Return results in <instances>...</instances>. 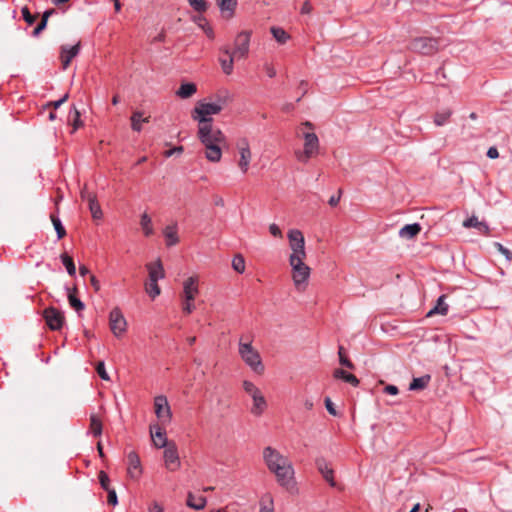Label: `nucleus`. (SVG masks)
I'll return each mask as SVG.
<instances>
[{
    "mask_svg": "<svg viewBox=\"0 0 512 512\" xmlns=\"http://www.w3.org/2000/svg\"><path fill=\"white\" fill-rule=\"evenodd\" d=\"M198 139L205 147L208 161L217 163L222 158V147L226 144L224 133L213 124H198Z\"/></svg>",
    "mask_w": 512,
    "mask_h": 512,
    "instance_id": "nucleus-1",
    "label": "nucleus"
},
{
    "mask_svg": "<svg viewBox=\"0 0 512 512\" xmlns=\"http://www.w3.org/2000/svg\"><path fill=\"white\" fill-rule=\"evenodd\" d=\"M263 460L281 486L289 485L294 478V469L291 461L271 446L263 450Z\"/></svg>",
    "mask_w": 512,
    "mask_h": 512,
    "instance_id": "nucleus-2",
    "label": "nucleus"
},
{
    "mask_svg": "<svg viewBox=\"0 0 512 512\" xmlns=\"http://www.w3.org/2000/svg\"><path fill=\"white\" fill-rule=\"evenodd\" d=\"M199 293L200 290L198 276H189L183 281L180 299L182 312L184 314L189 315L196 309L194 301Z\"/></svg>",
    "mask_w": 512,
    "mask_h": 512,
    "instance_id": "nucleus-3",
    "label": "nucleus"
},
{
    "mask_svg": "<svg viewBox=\"0 0 512 512\" xmlns=\"http://www.w3.org/2000/svg\"><path fill=\"white\" fill-rule=\"evenodd\" d=\"M305 258H289L292 280L297 291L303 292L310 277L311 269L304 263Z\"/></svg>",
    "mask_w": 512,
    "mask_h": 512,
    "instance_id": "nucleus-4",
    "label": "nucleus"
},
{
    "mask_svg": "<svg viewBox=\"0 0 512 512\" xmlns=\"http://www.w3.org/2000/svg\"><path fill=\"white\" fill-rule=\"evenodd\" d=\"M238 353L241 359L249 366L255 373L262 374L264 372V365L261 360L259 352L252 346L250 342L244 343L239 341Z\"/></svg>",
    "mask_w": 512,
    "mask_h": 512,
    "instance_id": "nucleus-5",
    "label": "nucleus"
},
{
    "mask_svg": "<svg viewBox=\"0 0 512 512\" xmlns=\"http://www.w3.org/2000/svg\"><path fill=\"white\" fill-rule=\"evenodd\" d=\"M221 110L222 105L219 102L199 101L192 111V118L198 121V124H213L211 116L220 113Z\"/></svg>",
    "mask_w": 512,
    "mask_h": 512,
    "instance_id": "nucleus-6",
    "label": "nucleus"
},
{
    "mask_svg": "<svg viewBox=\"0 0 512 512\" xmlns=\"http://www.w3.org/2000/svg\"><path fill=\"white\" fill-rule=\"evenodd\" d=\"M243 389L251 397L253 402L250 408L251 414L256 417L261 416L268 407V403L264 395L260 389L254 385V383L248 380L243 381Z\"/></svg>",
    "mask_w": 512,
    "mask_h": 512,
    "instance_id": "nucleus-7",
    "label": "nucleus"
},
{
    "mask_svg": "<svg viewBox=\"0 0 512 512\" xmlns=\"http://www.w3.org/2000/svg\"><path fill=\"white\" fill-rule=\"evenodd\" d=\"M237 160L236 164L242 174H247L250 169L253 154L250 142L246 137H241L236 141Z\"/></svg>",
    "mask_w": 512,
    "mask_h": 512,
    "instance_id": "nucleus-8",
    "label": "nucleus"
},
{
    "mask_svg": "<svg viewBox=\"0 0 512 512\" xmlns=\"http://www.w3.org/2000/svg\"><path fill=\"white\" fill-rule=\"evenodd\" d=\"M319 150V140L315 133L304 134V149L296 151L295 156L299 162L307 163Z\"/></svg>",
    "mask_w": 512,
    "mask_h": 512,
    "instance_id": "nucleus-9",
    "label": "nucleus"
},
{
    "mask_svg": "<svg viewBox=\"0 0 512 512\" xmlns=\"http://www.w3.org/2000/svg\"><path fill=\"white\" fill-rule=\"evenodd\" d=\"M252 37L251 30H242L234 38L232 54L237 59H244L250 51V42Z\"/></svg>",
    "mask_w": 512,
    "mask_h": 512,
    "instance_id": "nucleus-10",
    "label": "nucleus"
},
{
    "mask_svg": "<svg viewBox=\"0 0 512 512\" xmlns=\"http://www.w3.org/2000/svg\"><path fill=\"white\" fill-rule=\"evenodd\" d=\"M287 236L291 249L289 258H306L305 239L302 232L298 229H291Z\"/></svg>",
    "mask_w": 512,
    "mask_h": 512,
    "instance_id": "nucleus-11",
    "label": "nucleus"
},
{
    "mask_svg": "<svg viewBox=\"0 0 512 512\" xmlns=\"http://www.w3.org/2000/svg\"><path fill=\"white\" fill-rule=\"evenodd\" d=\"M127 321L119 307H114L109 313V326L112 334L120 338L127 331Z\"/></svg>",
    "mask_w": 512,
    "mask_h": 512,
    "instance_id": "nucleus-12",
    "label": "nucleus"
},
{
    "mask_svg": "<svg viewBox=\"0 0 512 512\" xmlns=\"http://www.w3.org/2000/svg\"><path fill=\"white\" fill-rule=\"evenodd\" d=\"M154 408L156 417L163 425L171 422L172 412L165 396L159 395L154 398Z\"/></svg>",
    "mask_w": 512,
    "mask_h": 512,
    "instance_id": "nucleus-13",
    "label": "nucleus"
},
{
    "mask_svg": "<svg viewBox=\"0 0 512 512\" xmlns=\"http://www.w3.org/2000/svg\"><path fill=\"white\" fill-rule=\"evenodd\" d=\"M165 467L169 471H176L180 468L181 462L178 454L177 446L174 443H169L163 453Z\"/></svg>",
    "mask_w": 512,
    "mask_h": 512,
    "instance_id": "nucleus-14",
    "label": "nucleus"
},
{
    "mask_svg": "<svg viewBox=\"0 0 512 512\" xmlns=\"http://www.w3.org/2000/svg\"><path fill=\"white\" fill-rule=\"evenodd\" d=\"M411 49L421 54H431L438 49V41L433 38L419 37L413 40Z\"/></svg>",
    "mask_w": 512,
    "mask_h": 512,
    "instance_id": "nucleus-15",
    "label": "nucleus"
},
{
    "mask_svg": "<svg viewBox=\"0 0 512 512\" xmlns=\"http://www.w3.org/2000/svg\"><path fill=\"white\" fill-rule=\"evenodd\" d=\"M45 321L50 329L59 330L64 322V316L61 311L54 307L46 308L43 312Z\"/></svg>",
    "mask_w": 512,
    "mask_h": 512,
    "instance_id": "nucleus-16",
    "label": "nucleus"
},
{
    "mask_svg": "<svg viewBox=\"0 0 512 512\" xmlns=\"http://www.w3.org/2000/svg\"><path fill=\"white\" fill-rule=\"evenodd\" d=\"M317 470L323 476V478L329 483L331 487L336 486V482L334 480V471L330 464L322 457H319L315 461Z\"/></svg>",
    "mask_w": 512,
    "mask_h": 512,
    "instance_id": "nucleus-17",
    "label": "nucleus"
},
{
    "mask_svg": "<svg viewBox=\"0 0 512 512\" xmlns=\"http://www.w3.org/2000/svg\"><path fill=\"white\" fill-rule=\"evenodd\" d=\"M128 468L127 473L130 478L138 479L142 474V467L139 456L136 452L132 451L128 454Z\"/></svg>",
    "mask_w": 512,
    "mask_h": 512,
    "instance_id": "nucleus-18",
    "label": "nucleus"
},
{
    "mask_svg": "<svg viewBox=\"0 0 512 512\" xmlns=\"http://www.w3.org/2000/svg\"><path fill=\"white\" fill-rule=\"evenodd\" d=\"M80 51V43L73 46H62L61 47V62L62 68L65 70L68 68L71 60L78 55Z\"/></svg>",
    "mask_w": 512,
    "mask_h": 512,
    "instance_id": "nucleus-19",
    "label": "nucleus"
},
{
    "mask_svg": "<svg viewBox=\"0 0 512 512\" xmlns=\"http://www.w3.org/2000/svg\"><path fill=\"white\" fill-rule=\"evenodd\" d=\"M146 268L150 280L159 281L165 277V271L160 259H157L154 263L146 264Z\"/></svg>",
    "mask_w": 512,
    "mask_h": 512,
    "instance_id": "nucleus-20",
    "label": "nucleus"
},
{
    "mask_svg": "<svg viewBox=\"0 0 512 512\" xmlns=\"http://www.w3.org/2000/svg\"><path fill=\"white\" fill-rule=\"evenodd\" d=\"M216 3L224 18L230 19L234 16L237 0H216Z\"/></svg>",
    "mask_w": 512,
    "mask_h": 512,
    "instance_id": "nucleus-21",
    "label": "nucleus"
},
{
    "mask_svg": "<svg viewBox=\"0 0 512 512\" xmlns=\"http://www.w3.org/2000/svg\"><path fill=\"white\" fill-rule=\"evenodd\" d=\"M463 227L465 228H476L479 232L484 235H489L490 228L485 222H481L478 220L476 216H471L470 218L463 221Z\"/></svg>",
    "mask_w": 512,
    "mask_h": 512,
    "instance_id": "nucleus-22",
    "label": "nucleus"
},
{
    "mask_svg": "<svg viewBox=\"0 0 512 512\" xmlns=\"http://www.w3.org/2000/svg\"><path fill=\"white\" fill-rule=\"evenodd\" d=\"M420 231L421 225L419 223L407 224L399 230V236L403 239L410 240L417 236Z\"/></svg>",
    "mask_w": 512,
    "mask_h": 512,
    "instance_id": "nucleus-23",
    "label": "nucleus"
},
{
    "mask_svg": "<svg viewBox=\"0 0 512 512\" xmlns=\"http://www.w3.org/2000/svg\"><path fill=\"white\" fill-rule=\"evenodd\" d=\"M207 500L202 495H194L193 493H188L186 504L188 507L195 510H202L205 508Z\"/></svg>",
    "mask_w": 512,
    "mask_h": 512,
    "instance_id": "nucleus-24",
    "label": "nucleus"
},
{
    "mask_svg": "<svg viewBox=\"0 0 512 512\" xmlns=\"http://www.w3.org/2000/svg\"><path fill=\"white\" fill-rule=\"evenodd\" d=\"M164 237L166 239V245L171 247L176 245L179 242L178 233H177V224L168 225L165 227L163 231Z\"/></svg>",
    "mask_w": 512,
    "mask_h": 512,
    "instance_id": "nucleus-25",
    "label": "nucleus"
},
{
    "mask_svg": "<svg viewBox=\"0 0 512 512\" xmlns=\"http://www.w3.org/2000/svg\"><path fill=\"white\" fill-rule=\"evenodd\" d=\"M88 206L94 220L102 219L103 212L94 194H88Z\"/></svg>",
    "mask_w": 512,
    "mask_h": 512,
    "instance_id": "nucleus-26",
    "label": "nucleus"
},
{
    "mask_svg": "<svg viewBox=\"0 0 512 512\" xmlns=\"http://www.w3.org/2000/svg\"><path fill=\"white\" fill-rule=\"evenodd\" d=\"M151 438L157 448H165L169 444L165 432L158 426L155 427V431L151 428Z\"/></svg>",
    "mask_w": 512,
    "mask_h": 512,
    "instance_id": "nucleus-27",
    "label": "nucleus"
},
{
    "mask_svg": "<svg viewBox=\"0 0 512 512\" xmlns=\"http://www.w3.org/2000/svg\"><path fill=\"white\" fill-rule=\"evenodd\" d=\"M150 117H143V113L136 111L131 116V128L133 131L140 132L142 130V123H148Z\"/></svg>",
    "mask_w": 512,
    "mask_h": 512,
    "instance_id": "nucleus-28",
    "label": "nucleus"
},
{
    "mask_svg": "<svg viewBox=\"0 0 512 512\" xmlns=\"http://www.w3.org/2000/svg\"><path fill=\"white\" fill-rule=\"evenodd\" d=\"M197 91L194 83H183L176 92V95L182 99L190 98Z\"/></svg>",
    "mask_w": 512,
    "mask_h": 512,
    "instance_id": "nucleus-29",
    "label": "nucleus"
},
{
    "mask_svg": "<svg viewBox=\"0 0 512 512\" xmlns=\"http://www.w3.org/2000/svg\"><path fill=\"white\" fill-rule=\"evenodd\" d=\"M445 295H441L437 299V303L428 313L427 317H431L434 314L446 315L448 313V305L445 303Z\"/></svg>",
    "mask_w": 512,
    "mask_h": 512,
    "instance_id": "nucleus-30",
    "label": "nucleus"
},
{
    "mask_svg": "<svg viewBox=\"0 0 512 512\" xmlns=\"http://www.w3.org/2000/svg\"><path fill=\"white\" fill-rule=\"evenodd\" d=\"M431 379V376L426 374L421 377L413 378L412 382L409 385V390L416 391L422 390L427 387Z\"/></svg>",
    "mask_w": 512,
    "mask_h": 512,
    "instance_id": "nucleus-31",
    "label": "nucleus"
},
{
    "mask_svg": "<svg viewBox=\"0 0 512 512\" xmlns=\"http://www.w3.org/2000/svg\"><path fill=\"white\" fill-rule=\"evenodd\" d=\"M333 376L337 379L344 380L354 387L358 386L359 384V380L353 374L347 373L343 369H336L333 373Z\"/></svg>",
    "mask_w": 512,
    "mask_h": 512,
    "instance_id": "nucleus-32",
    "label": "nucleus"
},
{
    "mask_svg": "<svg viewBox=\"0 0 512 512\" xmlns=\"http://www.w3.org/2000/svg\"><path fill=\"white\" fill-rule=\"evenodd\" d=\"M140 225L145 236L149 237L154 233L152 219L147 213L141 215Z\"/></svg>",
    "mask_w": 512,
    "mask_h": 512,
    "instance_id": "nucleus-33",
    "label": "nucleus"
},
{
    "mask_svg": "<svg viewBox=\"0 0 512 512\" xmlns=\"http://www.w3.org/2000/svg\"><path fill=\"white\" fill-rule=\"evenodd\" d=\"M270 31L274 39L280 44H285L290 39L289 34L281 27L273 26L271 27Z\"/></svg>",
    "mask_w": 512,
    "mask_h": 512,
    "instance_id": "nucleus-34",
    "label": "nucleus"
},
{
    "mask_svg": "<svg viewBox=\"0 0 512 512\" xmlns=\"http://www.w3.org/2000/svg\"><path fill=\"white\" fill-rule=\"evenodd\" d=\"M145 291L151 299H155L156 297H158L161 293L158 281L148 279V282L145 283Z\"/></svg>",
    "mask_w": 512,
    "mask_h": 512,
    "instance_id": "nucleus-35",
    "label": "nucleus"
},
{
    "mask_svg": "<svg viewBox=\"0 0 512 512\" xmlns=\"http://www.w3.org/2000/svg\"><path fill=\"white\" fill-rule=\"evenodd\" d=\"M238 60L237 57H234L232 54L230 58H219V62L222 68V71L226 75L232 74L234 70V61Z\"/></svg>",
    "mask_w": 512,
    "mask_h": 512,
    "instance_id": "nucleus-36",
    "label": "nucleus"
},
{
    "mask_svg": "<svg viewBox=\"0 0 512 512\" xmlns=\"http://www.w3.org/2000/svg\"><path fill=\"white\" fill-rule=\"evenodd\" d=\"M451 115H452V110H450V109H444L442 111L437 112L434 116L435 125H437V126L445 125L448 122Z\"/></svg>",
    "mask_w": 512,
    "mask_h": 512,
    "instance_id": "nucleus-37",
    "label": "nucleus"
},
{
    "mask_svg": "<svg viewBox=\"0 0 512 512\" xmlns=\"http://www.w3.org/2000/svg\"><path fill=\"white\" fill-rule=\"evenodd\" d=\"M90 432L93 436L98 437L102 434V422L94 414L90 416Z\"/></svg>",
    "mask_w": 512,
    "mask_h": 512,
    "instance_id": "nucleus-38",
    "label": "nucleus"
},
{
    "mask_svg": "<svg viewBox=\"0 0 512 512\" xmlns=\"http://www.w3.org/2000/svg\"><path fill=\"white\" fill-rule=\"evenodd\" d=\"M50 218H51V221H52L53 226H54V228H55V231H56V233H57V238H58V239L63 238V237L66 235V230H65V228L63 227L61 220L59 219V217H57V216H56V215H54V214H52V215L50 216Z\"/></svg>",
    "mask_w": 512,
    "mask_h": 512,
    "instance_id": "nucleus-39",
    "label": "nucleus"
},
{
    "mask_svg": "<svg viewBox=\"0 0 512 512\" xmlns=\"http://www.w3.org/2000/svg\"><path fill=\"white\" fill-rule=\"evenodd\" d=\"M61 260H62V263L65 266L68 274L70 276H74L76 274V267L74 265L73 259L70 256H68L67 254H62Z\"/></svg>",
    "mask_w": 512,
    "mask_h": 512,
    "instance_id": "nucleus-40",
    "label": "nucleus"
},
{
    "mask_svg": "<svg viewBox=\"0 0 512 512\" xmlns=\"http://www.w3.org/2000/svg\"><path fill=\"white\" fill-rule=\"evenodd\" d=\"M69 118L72 121L73 132L82 126L83 122L80 119V112L75 106L70 111Z\"/></svg>",
    "mask_w": 512,
    "mask_h": 512,
    "instance_id": "nucleus-41",
    "label": "nucleus"
},
{
    "mask_svg": "<svg viewBox=\"0 0 512 512\" xmlns=\"http://www.w3.org/2000/svg\"><path fill=\"white\" fill-rule=\"evenodd\" d=\"M232 267L233 269L242 274L245 271V259L242 255L238 254L236 255L232 260Z\"/></svg>",
    "mask_w": 512,
    "mask_h": 512,
    "instance_id": "nucleus-42",
    "label": "nucleus"
},
{
    "mask_svg": "<svg viewBox=\"0 0 512 512\" xmlns=\"http://www.w3.org/2000/svg\"><path fill=\"white\" fill-rule=\"evenodd\" d=\"M189 5L194 11L203 13L207 10L208 6L205 0H187Z\"/></svg>",
    "mask_w": 512,
    "mask_h": 512,
    "instance_id": "nucleus-43",
    "label": "nucleus"
},
{
    "mask_svg": "<svg viewBox=\"0 0 512 512\" xmlns=\"http://www.w3.org/2000/svg\"><path fill=\"white\" fill-rule=\"evenodd\" d=\"M68 300L70 305L76 311H82L85 308L84 303L79 298L75 297L72 293H68Z\"/></svg>",
    "mask_w": 512,
    "mask_h": 512,
    "instance_id": "nucleus-44",
    "label": "nucleus"
},
{
    "mask_svg": "<svg viewBox=\"0 0 512 512\" xmlns=\"http://www.w3.org/2000/svg\"><path fill=\"white\" fill-rule=\"evenodd\" d=\"M260 512H274L273 509V500L270 495H267L262 501H261V508Z\"/></svg>",
    "mask_w": 512,
    "mask_h": 512,
    "instance_id": "nucleus-45",
    "label": "nucleus"
},
{
    "mask_svg": "<svg viewBox=\"0 0 512 512\" xmlns=\"http://www.w3.org/2000/svg\"><path fill=\"white\" fill-rule=\"evenodd\" d=\"M338 355H339V362L341 365L349 368V369H353L354 368V365L353 363L344 356V353H343V347H339V351H338Z\"/></svg>",
    "mask_w": 512,
    "mask_h": 512,
    "instance_id": "nucleus-46",
    "label": "nucleus"
},
{
    "mask_svg": "<svg viewBox=\"0 0 512 512\" xmlns=\"http://www.w3.org/2000/svg\"><path fill=\"white\" fill-rule=\"evenodd\" d=\"M99 482H100V485L101 487L104 489V490H110L111 488L109 487V484H110V479L108 477V475L104 472V471H100L99 472Z\"/></svg>",
    "mask_w": 512,
    "mask_h": 512,
    "instance_id": "nucleus-47",
    "label": "nucleus"
},
{
    "mask_svg": "<svg viewBox=\"0 0 512 512\" xmlns=\"http://www.w3.org/2000/svg\"><path fill=\"white\" fill-rule=\"evenodd\" d=\"M96 371H97V373H98V375L100 376L101 379H103L105 381L110 380V377H109L108 373L106 372L105 364H104L103 361H100L97 364Z\"/></svg>",
    "mask_w": 512,
    "mask_h": 512,
    "instance_id": "nucleus-48",
    "label": "nucleus"
},
{
    "mask_svg": "<svg viewBox=\"0 0 512 512\" xmlns=\"http://www.w3.org/2000/svg\"><path fill=\"white\" fill-rule=\"evenodd\" d=\"M494 246L497 248V250L501 254H503L505 256V258L507 260L510 261L512 259V252L509 249H507L506 247H504L501 243L496 242V243H494Z\"/></svg>",
    "mask_w": 512,
    "mask_h": 512,
    "instance_id": "nucleus-49",
    "label": "nucleus"
},
{
    "mask_svg": "<svg viewBox=\"0 0 512 512\" xmlns=\"http://www.w3.org/2000/svg\"><path fill=\"white\" fill-rule=\"evenodd\" d=\"M22 15L27 24L32 25L35 22L36 17L30 13L27 7L22 8Z\"/></svg>",
    "mask_w": 512,
    "mask_h": 512,
    "instance_id": "nucleus-50",
    "label": "nucleus"
},
{
    "mask_svg": "<svg viewBox=\"0 0 512 512\" xmlns=\"http://www.w3.org/2000/svg\"><path fill=\"white\" fill-rule=\"evenodd\" d=\"M108 492V503L111 505H116L118 503V498L116 491L114 489L107 490Z\"/></svg>",
    "mask_w": 512,
    "mask_h": 512,
    "instance_id": "nucleus-51",
    "label": "nucleus"
},
{
    "mask_svg": "<svg viewBox=\"0 0 512 512\" xmlns=\"http://www.w3.org/2000/svg\"><path fill=\"white\" fill-rule=\"evenodd\" d=\"M183 152V146H176L170 150L164 152L165 157L169 158L175 154H181Z\"/></svg>",
    "mask_w": 512,
    "mask_h": 512,
    "instance_id": "nucleus-52",
    "label": "nucleus"
},
{
    "mask_svg": "<svg viewBox=\"0 0 512 512\" xmlns=\"http://www.w3.org/2000/svg\"><path fill=\"white\" fill-rule=\"evenodd\" d=\"M46 25H47V20L42 18L40 23L34 29L33 35L38 36L45 29Z\"/></svg>",
    "mask_w": 512,
    "mask_h": 512,
    "instance_id": "nucleus-53",
    "label": "nucleus"
},
{
    "mask_svg": "<svg viewBox=\"0 0 512 512\" xmlns=\"http://www.w3.org/2000/svg\"><path fill=\"white\" fill-rule=\"evenodd\" d=\"M269 231L274 237H282V232L279 226L274 223L269 226Z\"/></svg>",
    "mask_w": 512,
    "mask_h": 512,
    "instance_id": "nucleus-54",
    "label": "nucleus"
},
{
    "mask_svg": "<svg viewBox=\"0 0 512 512\" xmlns=\"http://www.w3.org/2000/svg\"><path fill=\"white\" fill-rule=\"evenodd\" d=\"M341 194H342V190H341V189H339V191H338V195H336V196H335V195H333V196H331V197H330V199H329V201H328L329 205H331V206H333V207H334V206H336V205H338V203H339V201H340V198H341Z\"/></svg>",
    "mask_w": 512,
    "mask_h": 512,
    "instance_id": "nucleus-55",
    "label": "nucleus"
},
{
    "mask_svg": "<svg viewBox=\"0 0 512 512\" xmlns=\"http://www.w3.org/2000/svg\"><path fill=\"white\" fill-rule=\"evenodd\" d=\"M264 70H265V72H266L268 77L273 78V77L276 76V70H275V68L272 65L265 64L264 65Z\"/></svg>",
    "mask_w": 512,
    "mask_h": 512,
    "instance_id": "nucleus-56",
    "label": "nucleus"
},
{
    "mask_svg": "<svg viewBox=\"0 0 512 512\" xmlns=\"http://www.w3.org/2000/svg\"><path fill=\"white\" fill-rule=\"evenodd\" d=\"M325 407L331 415H334V416L336 415V410L334 408V405L329 398L325 399Z\"/></svg>",
    "mask_w": 512,
    "mask_h": 512,
    "instance_id": "nucleus-57",
    "label": "nucleus"
},
{
    "mask_svg": "<svg viewBox=\"0 0 512 512\" xmlns=\"http://www.w3.org/2000/svg\"><path fill=\"white\" fill-rule=\"evenodd\" d=\"M384 392L387 394H390V395H397L399 390H398L397 386H395V385H387L384 388Z\"/></svg>",
    "mask_w": 512,
    "mask_h": 512,
    "instance_id": "nucleus-58",
    "label": "nucleus"
},
{
    "mask_svg": "<svg viewBox=\"0 0 512 512\" xmlns=\"http://www.w3.org/2000/svg\"><path fill=\"white\" fill-rule=\"evenodd\" d=\"M194 21L198 24L200 28H204L205 26H208V23L206 19L203 16H196L194 17Z\"/></svg>",
    "mask_w": 512,
    "mask_h": 512,
    "instance_id": "nucleus-59",
    "label": "nucleus"
},
{
    "mask_svg": "<svg viewBox=\"0 0 512 512\" xmlns=\"http://www.w3.org/2000/svg\"><path fill=\"white\" fill-rule=\"evenodd\" d=\"M487 156L490 158V159H496L498 158L499 156V153H498V150L497 148L495 147H490L487 151Z\"/></svg>",
    "mask_w": 512,
    "mask_h": 512,
    "instance_id": "nucleus-60",
    "label": "nucleus"
},
{
    "mask_svg": "<svg viewBox=\"0 0 512 512\" xmlns=\"http://www.w3.org/2000/svg\"><path fill=\"white\" fill-rule=\"evenodd\" d=\"M90 283L93 286L95 291H99L100 290V282L98 281V279L94 275L90 276Z\"/></svg>",
    "mask_w": 512,
    "mask_h": 512,
    "instance_id": "nucleus-61",
    "label": "nucleus"
},
{
    "mask_svg": "<svg viewBox=\"0 0 512 512\" xmlns=\"http://www.w3.org/2000/svg\"><path fill=\"white\" fill-rule=\"evenodd\" d=\"M312 10V6L308 1H305L301 7L302 14H309Z\"/></svg>",
    "mask_w": 512,
    "mask_h": 512,
    "instance_id": "nucleus-62",
    "label": "nucleus"
},
{
    "mask_svg": "<svg viewBox=\"0 0 512 512\" xmlns=\"http://www.w3.org/2000/svg\"><path fill=\"white\" fill-rule=\"evenodd\" d=\"M203 30H204L205 34L207 35V37H209L210 39L214 38V31L211 26H209V25L205 26L203 28Z\"/></svg>",
    "mask_w": 512,
    "mask_h": 512,
    "instance_id": "nucleus-63",
    "label": "nucleus"
},
{
    "mask_svg": "<svg viewBox=\"0 0 512 512\" xmlns=\"http://www.w3.org/2000/svg\"><path fill=\"white\" fill-rule=\"evenodd\" d=\"M149 512H163V509L158 503H154Z\"/></svg>",
    "mask_w": 512,
    "mask_h": 512,
    "instance_id": "nucleus-64",
    "label": "nucleus"
}]
</instances>
